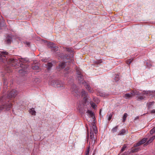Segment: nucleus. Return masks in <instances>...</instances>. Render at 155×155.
<instances>
[{"label": "nucleus", "instance_id": "nucleus-1", "mask_svg": "<svg viewBox=\"0 0 155 155\" xmlns=\"http://www.w3.org/2000/svg\"><path fill=\"white\" fill-rule=\"evenodd\" d=\"M18 92L15 89L11 91L7 95L3 94L2 96L0 97V111L4 108L8 110L12 106V104L10 101L11 98H14L17 94Z\"/></svg>", "mask_w": 155, "mask_h": 155}, {"label": "nucleus", "instance_id": "nucleus-2", "mask_svg": "<svg viewBox=\"0 0 155 155\" xmlns=\"http://www.w3.org/2000/svg\"><path fill=\"white\" fill-rule=\"evenodd\" d=\"M18 62H20L21 63L20 64V66L22 69L19 70V73L21 74V75L25 74L28 72L27 68L28 65L27 64H24L26 63L28 61V60L26 58H19L18 60Z\"/></svg>", "mask_w": 155, "mask_h": 155}, {"label": "nucleus", "instance_id": "nucleus-3", "mask_svg": "<svg viewBox=\"0 0 155 155\" xmlns=\"http://www.w3.org/2000/svg\"><path fill=\"white\" fill-rule=\"evenodd\" d=\"M49 84L59 89H63L65 87L64 82L58 80H52L49 82Z\"/></svg>", "mask_w": 155, "mask_h": 155}, {"label": "nucleus", "instance_id": "nucleus-4", "mask_svg": "<svg viewBox=\"0 0 155 155\" xmlns=\"http://www.w3.org/2000/svg\"><path fill=\"white\" fill-rule=\"evenodd\" d=\"M77 78L78 80L80 81L81 83H82L84 84L85 87L87 89L89 92H92V89H91V87L89 85L87 84V82L85 81H83L84 77L82 74L77 76Z\"/></svg>", "mask_w": 155, "mask_h": 155}, {"label": "nucleus", "instance_id": "nucleus-5", "mask_svg": "<svg viewBox=\"0 0 155 155\" xmlns=\"http://www.w3.org/2000/svg\"><path fill=\"white\" fill-rule=\"evenodd\" d=\"M8 63L10 66L12 67H16V65L17 64L19 66L18 60L14 58H9L8 61Z\"/></svg>", "mask_w": 155, "mask_h": 155}, {"label": "nucleus", "instance_id": "nucleus-6", "mask_svg": "<svg viewBox=\"0 0 155 155\" xmlns=\"http://www.w3.org/2000/svg\"><path fill=\"white\" fill-rule=\"evenodd\" d=\"M93 123L91 124L92 128H91V131L90 133V135H94V134H96L97 132L96 127L95 124V123L94 122Z\"/></svg>", "mask_w": 155, "mask_h": 155}, {"label": "nucleus", "instance_id": "nucleus-7", "mask_svg": "<svg viewBox=\"0 0 155 155\" xmlns=\"http://www.w3.org/2000/svg\"><path fill=\"white\" fill-rule=\"evenodd\" d=\"M82 97H83V99L85 102H86L88 97L87 93L83 90L81 93Z\"/></svg>", "mask_w": 155, "mask_h": 155}, {"label": "nucleus", "instance_id": "nucleus-8", "mask_svg": "<svg viewBox=\"0 0 155 155\" xmlns=\"http://www.w3.org/2000/svg\"><path fill=\"white\" fill-rule=\"evenodd\" d=\"M65 57L67 59H69V61H68V62H69L70 63H73V60L72 59V58H73V55L72 54H71L69 57L68 55H65Z\"/></svg>", "mask_w": 155, "mask_h": 155}, {"label": "nucleus", "instance_id": "nucleus-9", "mask_svg": "<svg viewBox=\"0 0 155 155\" xmlns=\"http://www.w3.org/2000/svg\"><path fill=\"white\" fill-rule=\"evenodd\" d=\"M83 106V104H80V105L78 104V107H77V109L78 110L79 112L81 113H84V112L83 111V109L82 108V107Z\"/></svg>", "mask_w": 155, "mask_h": 155}, {"label": "nucleus", "instance_id": "nucleus-10", "mask_svg": "<svg viewBox=\"0 0 155 155\" xmlns=\"http://www.w3.org/2000/svg\"><path fill=\"white\" fill-rule=\"evenodd\" d=\"M6 41L8 44L11 43L12 41V37L10 35H8L7 36L6 38Z\"/></svg>", "mask_w": 155, "mask_h": 155}, {"label": "nucleus", "instance_id": "nucleus-11", "mask_svg": "<svg viewBox=\"0 0 155 155\" xmlns=\"http://www.w3.org/2000/svg\"><path fill=\"white\" fill-rule=\"evenodd\" d=\"M87 113L89 115V116L94 119L93 121H95V120L94 119L95 117L94 113L92 111L88 110L87 112Z\"/></svg>", "mask_w": 155, "mask_h": 155}, {"label": "nucleus", "instance_id": "nucleus-12", "mask_svg": "<svg viewBox=\"0 0 155 155\" xmlns=\"http://www.w3.org/2000/svg\"><path fill=\"white\" fill-rule=\"evenodd\" d=\"M8 54V53L6 51H0V57L2 58L6 57V56Z\"/></svg>", "mask_w": 155, "mask_h": 155}, {"label": "nucleus", "instance_id": "nucleus-13", "mask_svg": "<svg viewBox=\"0 0 155 155\" xmlns=\"http://www.w3.org/2000/svg\"><path fill=\"white\" fill-rule=\"evenodd\" d=\"M132 147L131 148V152L132 153H135L137 152L140 149V148L139 147Z\"/></svg>", "mask_w": 155, "mask_h": 155}, {"label": "nucleus", "instance_id": "nucleus-14", "mask_svg": "<svg viewBox=\"0 0 155 155\" xmlns=\"http://www.w3.org/2000/svg\"><path fill=\"white\" fill-rule=\"evenodd\" d=\"M67 63V62H61L60 63L58 66V67L60 68L61 69H63L64 68L66 65V63Z\"/></svg>", "mask_w": 155, "mask_h": 155}, {"label": "nucleus", "instance_id": "nucleus-15", "mask_svg": "<svg viewBox=\"0 0 155 155\" xmlns=\"http://www.w3.org/2000/svg\"><path fill=\"white\" fill-rule=\"evenodd\" d=\"M155 138V136H153L151 137L150 139L147 142L145 145H147L148 144L151 143V142L154 140Z\"/></svg>", "mask_w": 155, "mask_h": 155}, {"label": "nucleus", "instance_id": "nucleus-16", "mask_svg": "<svg viewBox=\"0 0 155 155\" xmlns=\"http://www.w3.org/2000/svg\"><path fill=\"white\" fill-rule=\"evenodd\" d=\"M124 97L127 99H129L132 98V96L131 94L126 93L124 94Z\"/></svg>", "mask_w": 155, "mask_h": 155}, {"label": "nucleus", "instance_id": "nucleus-17", "mask_svg": "<svg viewBox=\"0 0 155 155\" xmlns=\"http://www.w3.org/2000/svg\"><path fill=\"white\" fill-rule=\"evenodd\" d=\"M53 66V64L51 63V62H48V63L47 64V69H48V71H49L50 70L51 68Z\"/></svg>", "mask_w": 155, "mask_h": 155}, {"label": "nucleus", "instance_id": "nucleus-18", "mask_svg": "<svg viewBox=\"0 0 155 155\" xmlns=\"http://www.w3.org/2000/svg\"><path fill=\"white\" fill-rule=\"evenodd\" d=\"M76 74H77V76L80 75L82 74V71L80 69L78 68H76Z\"/></svg>", "mask_w": 155, "mask_h": 155}, {"label": "nucleus", "instance_id": "nucleus-19", "mask_svg": "<svg viewBox=\"0 0 155 155\" xmlns=\"http://www.w3.org/2000/svg\"><path fill=\"white\" fill-rule=\"evenodd\" d=\"M55 44L53 42H50L48 43V46L49 48H50L51 49L53 48Z\"/></svg>", "mask_w": 155, "mask_h": 155}, {"label": "nucleus", "instance_id": "nucleus-20", "mask_svg": "<svg viewBox=\"0 0 155 155\" xmlns=\"http://www.w3.org/2000/svg\"><path fill=\"white\" fill-rule=\"evenodd\" d=\"M29 112L32 115H35L36 112L34 110V109L33 108L30 109Z\"/></svg>", "mask_w": 155, "mask_h": 155}, {"label": "nucleus", "instance_id": "nucleus-21", "mask_svg": "<svg viewBox=\"0 0 155 155\" xmlns=\"http://www.w3.org/2000/svg\"><path fill=\"white\" fill-rule=\"evenodd\" d=\"M126 132V131L124 129H122L118 134V135H123Z\"/></svg>", "mask_w": 155, "mask_h": 155}, {"label": "nucleus", "instance_id": "nucleus-22", "mask_svg": "<svg viewBox=\"0 0 155 155\" xmlns=\"http://www.w3.org/2000/svg\"><path fill=\"white\" fill-rule=\"evenodd\" d=\"M100 95L101 96H102L104 97H105L108 95V94L105 93L101 92L100 93Z\"/></svg>", "mask_w": 155, "mask_h": 155}, {"label": "nucleus", "instance_id": "nucleus-23", "mask_svg": "<svg viewBox=\"0 0 155 155\" xmlns=\"http://www.w3.org/2000/svg\"><path fill=\"white\" fill-rule=\"evenodd\" d=\"M51 50L53 51L56 52L58 50V47L54 45V46L51 48Z\"/></svg>", "mask_w": 155, "mask_h": 155}, {"label": "nucleus", "instance_id": "nucleus-24", "mask_svg": "<svg viewBox=\"0 0 155 155\" xmlns=\"http://www.w3.org/2000/svg\"><path fill=\"white\" fill-rule=\"evenodd\" d=\"M91 107L95 109V107L97 106V105L95 104V103L93 102L92 101H91L90 102Z\"/></svg>", "mask_w": 155, "mask_h": 155}, {"label": "nucleus", "instance_id": "nucleus-25", "mask_svg": "<svg viewBox=\"0 0 155 155\" xmlns=\"http://www.w3.org/2000/svg\"><path fill=\"white\" fill-rule=\"evenodd\" d=\"M127 114L126 113H125L123 116V120L122 122H124L126 120V118L127 117Z\"/></svg>", "mask_w": 155, "mask_h": 155}, {"label": "nucleus", "instance_id": "nucleus-26", "mask_svg": "<svg viewBox=\"0 0 155 155\" xmlns=\"http://www.w3.org/2000/svg\"><path fill=\"white\" fill-rule=\"evenodd\" d=\"M118 126H116L115 127L113 128L111 130L112 132L113 133H114L117 131V129L118 128Z\"/></svg>", "mask_w": 155, "mask_h": 155}, {"label": "nucleus", "instance_id": "nucleus-27", "mask_svg": "<svg viewBox=\"0 0 155 155\" xmlns=\"http://www.w3.org/2000/svg\"><path fill=\"white\" fill-rule=\"evenodd\" d=\"M89 146L87 147V150L86 152V154L85 155H89V151L90 150V143H89Z\"/></svg>", "mask_w": 155, "mask_h": 155}, {"label": "nucleus", "instance_id": "nucleus-28", "mask_svg": "<svg viewBox=\"0 0 155 155\" xmlns=\"http://www.w3.org/2000/svg\"><path fill=\"white\" fill-rule=\"evenodd\" d=\"M145 98V97L143 96H139L138 97L137 100L138 101H141L143 100Z\"/></svg>", "mask_w": 155, "mask_h": 155}, {"label": "nucleus", "instance_id": "nucleus-29", "mask_svg": "<svg viewBox=\"0 0 155 155\" xmlns=\"http://www.w3.org/2000/svg\"><path fill=\"white\" fill-rule=\"evenodd\" d=\"M137 93H138V92L136 90H132L131 92V94L132 96H135L137 94Z\"/></svg>", "mask_w": 155, "mask_h": 155}, {"label": "nucleus", "instance_id": "nucleus-30", "mask_svg": "<svg viewBox=\"0 0 155 155\" xmlns=\"http://www.w3.org/2000/svg\"><path fill=\"white\" fill-rule=\"evenodd\" d=\"M143 144V143L141 142L140 141L137 143L136 144L134 145V147H137L139 146L142 144Z\"/></svg>", "mask_w": 155, "mask_h": 155}, {"label": "nucleus", "instance_id": "nucleus-31", "mask_svg": "<svg viewBox=\"0 0 155 155\" xmlns=\"http://www.w3.org/2000/svg\"><path fill=\"white\" fill-rule=\"evenodd\" d=\"M66 50L68 52H70L71 53H72L73 52V51L72 49H71V48H66Z\"/></svg>", "mask_w": 155, "mask_h": 155}, {"label": "nucleus", "instance_id": "nucleus-32", "mask_svg": "<svg viewBox=\"0 0 155 155\" xmlns=\"http://www.w3.org/2000/svg\"><path fill=\"white\" fill-rule=\"evenodd\" d=\"M32 69L34 70H38L39 69V68L38 66L37 65H33L32 66Z\"/></svg>", "mask_w": 155, "mask_h": 155}, {"label": "nucleus", "instance_id": "nucleus-33", "mask_svg": "<svg viewBox=\"0 0 155 155\" xmlns=\"http://www.w3.org/2000/svg\"><path fill=\"white\" fill-rule=\"evenodd\" d=\"M133 59V58L130 59L129 60L126 61V63L129 65L132 62Z\"/></svg>", "mask_w": 155, "mask_h": 155}, {"label": "nucleus", "instance_id": "nucleus-34", "mask_svg": "<svg viewBox=\"0 0 155 155\" xmlns=\"http://www.w3.org/2000/svg\"><path fill=\"white\" fill-rule=\"evenodd\" d=\"M91 145L93 146L95 143V139L94 137H93V138H91Z\"/></svg>", "mask_w": 155, "mask_h": 155}, {"label": "nucleus", "instance_id": "nucleus-35", "mask_svg": "<svg viewBox=\"0 0 155 155\" xmlns=\"http://www.w3.org/2000/svg\"><path fill=\"white\" fill-rule=\"evenodd\" d=\"M116 82L118 81L119 80V76L118 75H117L114 79Z\"/></svg>", "mask_w": 155, "mask_h": 155}, {"label": "nucleus", "instance_id": "nucleus-36", "mask_svg": "<svg viewBox=\"0 0 155 155\" xmlns=\"http://www.w3.org/2000/svg\"><path fill=\"white\" fill-rule=\"evenodd\" d=\"M112 115L111 114H108L107 116L108 117V120H110L112 117Z\"/></svg>", "mask_w": 155, "mask_h": 155}, {"label": "nucleus", "instance_id": "nucleus-37", "mask_svg": "<svg viewBox=\"0 0 155 155\" xmlns=\"http://www.w3.org/2000/svg\"><path fill=\"white\" fill-rule=\"evenodd\" d=\"M155 132V127L153 128L150 131V133L151 134H153Z\"/></svg>", "mask_w": 155, "mask_h": 155}, {"label": "nucleus", "instance_id": "nucleus-38", "mask_svg": "<svg viewBox=\"0 0 155 155\" xmlns=\"http://www.w3.org/2000/svg\"><path fill=\"white\" fill-rule=\"evenodd\" d=\"M127 147L126 145H124L121 150V152H123L125 150V149Z\"/></svg>", "mask_w": 155, "mask_h": 155}, {"label": "nucleus", "instance_id": "nucleus-39", "mask_svg": "<svg viewBox=\"0 0 155 155\" xmlns=\"http://www.w3.org/2000/svg\"><path fill=\"white\" fill-rule=\"evenodd\" d=\"M147 138H143L142 140H141L140 141L142 143H143V144L146 142L147 140Z\"/></svg>", "mask_w": 155, "mask_h": 155}, {"label": "nucleus", "instance_id": "nucleus-40", "mask_svg": "<svg viewBox=\"0 0 155 155\" xmlns=\"http://www.w3.org/2000/svg\"><path fill=\"white\" fill-rule=\"evenodd\" d=\"M102 62V61L101 60H98L95 61L94 62V63L96 64H100Z\"/></svg>", "mask_w": 155, "mask_h": 155}, {"label": "nucleus", "instance_id": "nucleus-41", "mask_svg": "<svg viewBox=\"0 0 155 155\" xmlns=\"http://www.w3.org/2000/svg\"><path fill=\"white\" fill-rule=\"evenodd\" d=\"M68 83L69 84H73V80L71 78V80H68Z\"/></svg>", "mask_w": 155, "mask_h": 155}, {"label": "nucleus", "instance_id": "nucleus-42", "mask_svg": "<svg viewBox=\"0 0 155 155\" xmlns=\"http://www.w3.org/2000/svg\"><path fill=\"white\" fill-rule=\"evenodd\" d=\"M150 91H143V94H150Z\"/></svg>", "mask_w": 155, "mask_h": 155}, {"label": "nucleus", "instance_id": "nucleus-43", "mask_svg": "<svg viewBox=\"0 0 155 155\" xmlns=\"http://www.w3.org/2000/svg\"><path fill=\"white\" fill-rule=\"evenodd\" d=\"M146 65L149 68H150V67L152 66V64H150V63L147 62L146 63Z\"/></svg>", "mask_w": 155, "mask_h": 155}, {"label": "nucleus", "instance_id": "nucleus-44", "mask_svg": "<svg viewBox=\"0 0 155 155\" xmlns=\"http://www.w3.org/2000/svg\"><path fill=\"white\" fill-rule=\"evenodd\" d=\"M154 103V102H150L149 103H148V106L149 107H150L151 105H152V104H153Z\"/></svg>", "mask_w": 155, "mask_h": 155}, {"label": "nucleus", "instance_id": "nucleus-45", "mask_svg": "<svg viewBox=\"0 0 155 155\" xmlns=\"http://www.w3.org/2000/svg\"><path fill=\"white\" fill-rule=\"evenodd\" d=\"M150 94H151L152 93H154L155 92V90H153V91H150Z\"/></svg>", "mask_w": 155, "mask_h": 155}, {"label": "nucleus", "instance_id": "nucleus-46", "mask_svg": "<svg viewBox=\"0 0 155 155\" xmlns=\"http://www.w3.org/2000/svg\"><path fill=\"white\" fill-rule=\"evenodd\" d=\"M42 61H44V62H47L48 61V60L47 59H42Z\"/></svg>", "mask_w": 155, "mask_h": 155}, {"label": "nucleus", "instance_id": "nucleus-47", "mask_svg": "<svg viewBox=\"0 0 155 155\" xmlns=\"http://www.w3.org/2000/svg\"><path fill=\"white\" fill-rule=\"evenodd\" d=\"M7 84L6 83V82H5V81H4V87H6L7 88V87H6V85H7Z\"/></svg>", "mask_w": 155, "mask_h": 155}, {"label": "nucleus", "instance_id": "nucleus-48", "mask_svg": "<svg viewBox=\"0 0 155 155\" xmlns=\"http://www.w3.org/2000/svg\"><path fill=\"white\" fill-rule=\"evenodd\" d=\"M151 113L152 114H154L155 113V110H153L151 111Z\"/></svg>", "mask_w": 155, "mask_h": 155}, {"label": "nucleus", "instance_id": "nucleus-49", "mask_svg": "<svg viewBox=\"0 0 155 155\" xmlns=\"http://www.w3.org/2000/svg\"><path fill=\"white\" fill-rule=\"evenodd\" d=\"M139 116H137V117H136L135 118V119H134V120H137V119H139Z\"/></svg>", "mask_w": 155, "mask_h": 155}, {"label": "nucleus", "instance_id": "nucleus-50", "mask_svg": "<svg viewBox=\"0 0 155 155\" xmlns=\"http://www.w3.org/2000/svg\"><path fill=\"white\" fill-rule=\"evenodd\" d=\"M90 138L94 137V135H90Z\"/></svg>", "mask_w": 155, "mask_h": 155}, {"label": "nucleus", "instance_id": "nucleus-51", "mask_svg": "<svg viewBox=\"0 0 155 155\" xmlns=\"http://www.w3.org/2000/svg\"><path fill=\"white\" fill-rule=\"evenodd\" d=\"M129 153H127L125 152L124 153L123 155H129Z\"/></svg>", "mask_w": 155, "mask_h": 155}, {"label": "nucleus", "instance_id": "nucleus-52", "mask_svg": "<svg viewBox=\"0 0 155 155\" xmlns=\"http://www.w3.org/2000/svg\"><path fill=\"white\" fill-rule=\"evenodd\" d=\"M26 44L28 47H29L30 45V43L29 42H27Z\"/></svg>", "mask_w": 155, "mask_h": 155}, {"label": "nucleus", "instance_id": "nucleus-53", "mask_svg": "<svg viewBox=\"0 0 155 155\" xmlns=\"http://www.w3.org/2000/svg\"><path fill=\"white\" fill-rule=\"evenodd\" d=\"M137 94L136 95H137L138 96H140V94L139 93V92H138V93H137Z\"/></svg>", "mask_w": 155, "mask_h": 155}, {"label": "nucleus", "instance_id": "nucleus-54", "mask_svg": "<svg viewBox=\"0 0 155 155\" xmlns=\"http://www.w3.org/2000/svg\"><path fill=\"white\" fill-rule=\"evenodd\" d=\"M69 68L68 67H67L66 69H65V70H66V71L67 70H69Z\"/></svg>", "mask_w": 155, "mask_h": 155}, {"label": "nucleus", "instance_id": "nucleus-55", "mask_svg": "<svg viewBox=\"0 0 155 155\" xmlns=\"http://www.w3.org/2000/svg\"><path fill=\"white\" fill-rule=\"evenodd\" d=\"M74 91L75 92V93H76V92H77V91H76V90H74Z\"/></svg>", "mask_w": 155, "mask_h": 155}, {"label": "nucleus", "instance_id": "nucleus-56", "mask_svg": "<svg viewBox=\"0 0 155 155\" xmlns=\"http://www.w3.org/2000/svg\"><path fill=\"white\" fill-rule=\"evenodd\" d=\"M101 109L100 110V114H101Z\"/></svg>", "mask_w": 155, "mask_h": 155}, {"label": "nucleus", "instance_id": "nucleus-57", "mask_svg": "<svg viewBox=\"0 0 155 155\" xmlns=\"http://www.w3.org/2000/svg\"><path fill=\"white\" fill-rule=\"evenodd\" d=\"M0 18H2V16H0Z\"/></svg>", "mask_w": 155, "mask_h": 155}]
</instances>
